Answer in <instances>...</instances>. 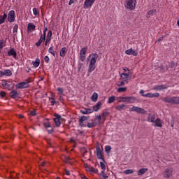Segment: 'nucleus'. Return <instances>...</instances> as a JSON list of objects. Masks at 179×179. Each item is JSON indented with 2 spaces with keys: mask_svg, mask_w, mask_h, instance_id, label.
Returning <instances> with one entry per match:
<instances>
[{
  "mask_svg": "<svg viewBox=\"0 0 179 179\" xmlns=\"http://www.w3.org/2000/svg\"><path fill=\"white\" fill-rule=\"evenodd\" d=\"M146 171H148V169L143 168L138 170V171L137 172V174L138 176H143V174H145Z\"/></svg>",
  "mask_w": 179,
  "mask_h": 179,
  "instance_id": "obj_34",
  "label": "nucleus"
},
{
  "mask_svg": "<svg viewBox=\"0 0 179 179\" xmlns=\"http://www.w3.org/2000/svg\"><path fill=\"white\" fill-rule=\"evenodd\" d=\"M125 54L127 55H134V57H137L138 50H133L132 48H130L125 51Z\"/></svg>",
  "mask_w": 179,
  "mask_h": 179,
  "instance_id": "obj_17",
  "label": "nucleus"
},
{
  "mask_svg": "<svg viewBox=\"0 0 179 179\" xmlns=\"http://www.w3.org/2000/svg\"><path fill=\"white\" fill-rule=\"evenodd\" d=\"M96 157L99 160H102V162H104V157H103V154L101 153V150L100 149V147L96 148Z\"/></svg>",
  "mask_w": 179,
  "mask_h": 179,
  "instance_id": "obj_19",
  "label": "nucleus"
},
{
  "mask_svg": "<svg viewBox=\"0 0 179 179\" xmlns=\"http://www.w3.org/2000/svg\"><path fill=\"white\" fill-rule=\"evenodd\" d=\"M110 150H111V146L110 145L105 146V152H106L107 153H110Z\"/></svg>",
  "mask_w": 179,
  "mask_h": 179,
  "instance_id": "obj_47",
  "label": "nucleus"
},
{
  "mask_svg": "<svg viewBox=\"0 0 179 179\" xmlns=\"http://www.w3.org/2000/svg\"><path fill=\"white\" fill-rule=\"evenodd\" d=\"M17 117H19V118H24V116L22 114L18 115Z\"/></svg>",
  "mask_w": 179,
  "mask_h": 179,
  "instance_id": "obj_62",
  "label": "nucleus"
},
{
  "mask_svg": "<svg viewBox=\"0 0 179 179\" xmlns=\"http://www.w3.org/2000/svg\"><path fill=\"white\" fill-rule=\"evenodd\" d=\"M50 104L51 106H54L55 104V99H54V98L50 99Z\"/></svg>",
  "mask_w": 179,
  "mask_h": 179,
  "instance_id": "obj_54",
  "label": "nucleus"
},
{
  "mask_svg": "<svg viewBox=\"0 0 179 179\" xmlns=\"http://www.w3.org/2000/svg\"><path fill=\"white\" fill-rule=\"evenodd\" d=\"M56 117L54 118V122L56 127H61V115H56Z\"/></svg>",
  "mask_w": 179,
  "mask_h": 179,
  "instance_id": "obj_20",
  "label": "nucleus"
},
{
  "mask_svg": "<svg viewBox=\"0 0 179 179\" xmlns=\"http://www.w3.org/2000/svg\"><path fill=\"white\" fill-rule=\"evenodd\" d=\"M129 111L130 112H135V113H145V110L138 106H133L129 108Z\"/></svg>",
  "mask_w": 179,
  "mask_h": 179,
  "instance_id": "obj_14",
  "label": "nucleus"
},
{
  "mask_svg": "<svg viewBox=\"0 0 179 179\" xmlns=\"http://www.w3.org/2000/svg\"><path fill=\"white\" fill-rule=\"evenodd\" d=\"M46 36L47 35L45 34L41 35L40 39L35 43V45H36V47H40V45H41V43L44 42L45 40Z\"/></svg>",
  "mask_w": 179,
  "mask_h": 179,
  "instance_id": "obj_22",
  "label": "nucleus"
},
{
  "mask_svg": "<svg viewBox=\"0 0 179 179\" xmlns=\"http://www.w3.org/2000/svg\"><path fill=\"white\" fill-rule=\"evenodd\" d=\"M47 30H48V28H47V27H44L43 34L45 36H47Z\"/></svg>",
  "mask_w": 179,
  "mask_h": 179,
  "instance_id": "obj_58",
  "label": "nucleus"
},
{
  "mask_svg": "<svg viewBox=\"0 0 179 179\" xmlns=\"http://www.w3.org/2000/svg\"><path fill=\"white\" fill-rule=\"evenodd\" d=\"M43 125H44L45 128H46L48 129V134H52V132L54 131V129L52 127H51V124H50L49 120H45Z\"/></svg>",
  "mask_w": 179,
  "mask_h": 179,
  "instance_id": "obj_7",
  "label": "nucleus"
},
{
  "mask_svg": "<svg viewBox=\"0 0 179 179\" xmlns=\"http://www.w3.org/2000/svg\"><path fill=\"white\" fill-rule=\"evenodd\" d=\"M152 125L154 127H157L158 128H162V127H163V120L157 117L155 121L152 123Z\"/></svg>",
  "mask_w": 179,
  "mask_h": 179,
  "instance_id": "obj_12",
  "label": "nucleus"
},
{
  "mask_svg": "<svg viewBox=\"0 0 179 179\" xmlns=\"http://www.w3.org/2000/svg\"><path fill=\"white\" fill-rule=\"evenodd\" d=\"M18 29H19V25H17V24L14 25L13 29V33L14 36H16V34H17Z\"/></svg>",
  "mask_w": 179,
  "mask_h": 179,
  "instance_id": "obj_39",
  "label": "nucleus"
},
{
  "mask_svg": "<svg viewBox=\"0 0 179 179\" xmlns=\"http://www.w3.org/2000/svg\"><path fill=\"white\" fill-rule=\"evenodd\" d=\"M125 82H126L127 83H128V81H122V82L117 83V85L119 87H120L121 86H125Z\"/></svg>",
  "mask_w": 179,
  "mask_h": 179,
  "instance_id": "obj_49",
  "label": "nucleus"
},
{
  "mask_svg": "<svg viewBox=\"0 0 179 179\" xmlns=\"http://www.w3.org/2000/svg\"><path fill=\"white\" fill-rule=\"evenodd\" d=\"M89 117H87V116H82L80 120H79V124L80 125V127H86V124H85V122L87 121Z\"/></svg>",
  "mask_w": 179,
  "mask_h": 179,
  "instance_id": "obj_21",
  "label": "nucleus"
},
{
  "mask_svg": "<svg viewBox=\"0 0 179 179\" xmlns=\"http://www.w3.org/2000/svg\"><path fill=\"white\" fill-rule=\"evenodd\" d=\"M174 172V169L173 168H166L164 171V178H171L173 177V173Z\"/></svg>",
  "mask_w": 179,
  "mask_h": 179,
  "instance_id": "obj_5",
  "label": "nucleus"
},
{
  "mask_svg": "<svg viewBox=\"0 0 179 179\" xmlns=\"http://www.w3.org/2000/svg\"><path fill=\"white\" fill-rule=\"evenodd\" d=\"M27 30L29 31H33V30H36V25L31 23L28 24Z\"/></svg>",
  "mask_w": 179,
  "mask_h": 179,
  "instance_id": "obj_32",
  "label": "nucleus"
},
{
  "mask_svg": "<svg viewBox=\"0 0 179 179\" xmlns=\"http://www.w3.org/2000/svg\"><path fill=\"white\" fill-rule=\"evenodd\" d=\"M164 37H166V36H161L159 38H158L157 42L160 43V41H162V40H164Z\"/></svg>",
  "mask_w": 179,
  "mask_h": 179,
  "instance_id": "obj_57",
  "label": "nucleus"
},
{
  "mask_svg": "<svg viewBox=\"0 0 179 179\" xmlns=\"http://www.w3.org/2000/svg\"><path fill=\"white\" fill-rule=\"evenodd\" d=\"M87 52V47L83 48L82 50H80V54H84L86 55V52Z\"/></svg>",
  "mask_w": 179,
  "mask_h": 179,
  "instance_id": "obj_46",
  "label": "nucleus"
},
{
  "mask_svg": "<svg viewBox=\"0 0 179 179\" xmlns=\"http://www.w3.org/2000/svg\"><path fill=\"white\" fill-rule=\"evenodd\" d=\"M154 90H164V89H167V86L164 85H155L153 87Z\"/></svg>",
  "mask_w": 179,
  "mask_h": 179,
  "instance_id": "obj_25",
  "label": "nucleus"
},
{
  "mask_svg": "<svg viewBox=\"0 0 179 179\" xmlns=\"http://www.w3.org/2000/svg\"><path fill=\"white\" fill-rule=\"evenodd\" d=\"M116 110H118V111H122V110H127L128 108V106L125 104H121V105H117L115 107Z\"/></svg>",
  "mask_w": 179,
  "mask_h": 179,
  "instance_id": "obj_27",
  "label": "nucleus"
},
{
  "mask_svg": "<svg viewBox=\"0 0 179 179\" xmlns=\"http://www.w3.org/2000/svg\"><path fill=\"white\" fill-rule=\"evenodd\" d=\"M71 160V159H69V157H66L64 159V162L65 163H69V161Z\"/></svg>",
  "mask_w": 179,
  "mask_h": 179,
  "instance_id": "obj_59",
  "label": "nucleus"
},
{
  "mask_svg": "<svg viewBox=\"0 0 179 179\" xmlns=\"http://www.w3.org/2000/svg\"><path fill=\"white\" fill-rule=\"evenodd\" d=\"M129 72H131V71L127 69V73L123 72L121 73L120 78L124 80V82H127L128 78H129Z\"/></svg>",
  "mask_w": 179,
  "mask_h": 179,
  "instance_id": "obj_15",
  "label": "nucleus"
},
{
  "mask_svg": "<svg viewBox=\"0 0 179 179\" xmlns=\"http://www.w3.org/2000/svg\"><path fill=\"white\" fill-rule=\"evenodd\" d=\"M96 0H85L84 3V9H88V8H92L93 6V3Z\"/></svg>",
  "mask_w": 179,
  "mask_h": 179,
  "instance_id": "obj_10",
  "label": "nucleus"
},
{
  "mask_svg": "<svg viewBox=\"0 0 179 179\" xmlns=\"http://www.w3.org/2000/svg\"><path fill=\"white\" fill-rule=\"evenodd\" d=\"M143 93H145V91L143 90H140V94H142V96H143Z\"/></svg>",
  "mask_w": 179,
  "mask_h": 179,
  "instance_id": "obj_63",
  "label": "nucleus"
},
{
  "mask_svg": "<svg viewBox=\"0 0 179 179\" xmlns=\"http://www.w3.org/2000/svg\"><path fill=\"white\" fill-rule=\"evenodd\" d=\"M107 115H108V113H102V116L98 115L96 117V118L94 120V122L87 123V127L93 128L94 127H96V125H97V124H100V121H101V118H103V120H106V117H107Z\"/></svg>",
  "mask_w": 179,
  "mask_h": 179,
  "instance_id": "obj_1",
  "label": "nucleus"
},
{
  "mask_svg": "<svg viewBox=\"0 0 179 179\" xmlns=\"http://www.w3.org/2000/svg\"><path fill=\"white\" fill-rule=\"evenodd\" d=\"M33 13L35 16H38V15H39L38 10H37L36 8H34Z\"/></svg>",
  "mask_w": 179,
  "mask_h": 179,
  "instance_id": "obj_48",
  "label": "nucleus"
},
{
  "mask_svg": "<svg viewBox=\"0 0 179 179\" xmlns=\"http://www.w3.org/2000/svg\"><path fill=\"white\" fill-rule=\"evenodd\" d=\"M32 65L34 68H38L40 66V59L36 58L35 62H32Z\"/></svg>",
  "mask_w": 179,
  "mask_h": 179,
  "instance_id": "obj_29",
  "label": "nucleus"
},
{
  "mask_svg": "<svg viewBox=\"0 0 179 179\" xmlns=\"http://www.w3.org/2000/svg\"><path fill=\"white\" fill-rule=\"evenodd\" d=\"M156 13V10H150V11L148 12L146 14V17L149 19L150 16H154V15Z\"/></svg>",
  "mask_w": 179,
  "mask_h": 179,
  "instance_id": "obj_33",
  "label": "nucleus"
},
{
  "mask_svg": "<svg viewBox=\"0 0 179 179\" xmlns=\"http://www.w3.org/2000/svg\"><path fill=\"white\" fill-rule=\"evenodd\" d=\"M8 20L10 23L15 22V10H11L8 15Z\"/></svg>",
  "mask_w": 179,
  "mask_h": 179,
  "instance_id": "obj_9",
  "label": "nucleus"
},
{
  "mask_svg": "<svg viewBox=\"0 0 179 179\" xmlns=\"http://www.w3.org/2000/svg\"><path fill=\"white\" fill-rule=\"evenodd\" d=\"M124 92H127V87H119L117 89V92L118 93H124Z\"/></svg>",
  "mask_w": 179,
  "mask_h": 179,
  "instance_id": "obj_40",
  "label": "nucleus"
},
{
  "mask_svg": "<svg viewBox=\"0 0 179 179\" xmlns=\"http://www.w3.org/2000/svg\"><path fill=\"white\" fill-rule=\"evenodd\" d=\"M24 82H25V83H27V85H30L29 83H31V78H29Z\"/></svg>",
  "mask_w": 179,
  "mask_h": 179,
  "instance_id": "obj_55",
  "label": "nucleus"
},
{
  "mask_svg": "<svg viewBox=\"0 0 179 179\" xmlns=\"http://www.w3.org/2000/svg\"><path fill=\"white\" fill-rule=\"evenodd\" d=\"M0 96L1 97H5V96H6V92L5 91H1Z\"/></svg>",
  "mask_w": 179,
  "mask_h": 179,
  "instance_id": "obj_53",
  "label": "nucleus"
},
{
  "mask_svg": "<svg viewBox=\"0 0 179 179\" xmlns=\"http://www.w3.org/2000/svg\"><path fill=\"white\" fill-rule=\"evenodd\" d=\"M99 97V94H97V93L94 92L92 96H91V100L92 101H97V99Z\"/></svg>",
  "mask_w": 179,
  "mask_h": 179,
  "instance_id": "obj_37",
  "label": "nucleus"
},
{
  "mask_svg": "<svg viewBox=\"0 0 179 179\" xmlns=\"http://www.w3.org/2000/svg\"><path fill=\"white\" fill-rule=\"evenodd\" d=\"M50 43H51V39L46 38L45 40V45H48V44H50Z\"/></svg>",
  "mask_w": 179,
  "mask_h": 179,
  "instance_id": "obj_51",
  "label": "nucleus"
},
{
  "mask_svg": "<svg viewBox=\"0 0 179 179\" xmlns=\"http://www.w3.org/2000/svg\"><path fill=\"white\" fill-rule=\"evenodd\" d=\"M46 38H49V39L52 40V31H51V30L48 31Z\"/></svg>",
  "mask_w": 179,
  "mask_h": 179,
  "instance_id": "obj_42",
  "label": "nucleus"
},
{
  "mask_svg": "<svg viewBox=\"0 0 179 179\" xmlns=\"http://www.w3.org/2000/svg\"><path fill=\"white\" fill-rule=\"evenodd\" d=\"M2 86L4 89H13L14 85L12 83H8L6 80H3Z\"/></svg>",
  "mask_w": 179,
  "mask_h": 179,
  "instance_id": "obj_13",
  "label": "nucleus"
},
{
  "mask_svg": "<svg viewBox=\"0 0 179 179\" xmlns=\"http://www.w3.org/2000/svg\"><path fill=\"white\" fill-rule=\"evenodd\" d=\"M119 99L122 103H129L130 104L135 103V101L136 100L135 96H120Z\"/></svg>",
  "mask_w": 179,
  "mask_h": 179,
  "instance_id": "obj_4",
  "label": "nucleus"
},
{
  "mask_svg": "<svg viewBox=\"0 0 179 179\" xmlns=\"http://www.w3.org/2000/svg\"><path fill=\"white\" fill-rule=\"evenodd\" d=\"M124 174H134V170L132 169H127L125 171H124Z\"/></svg>",
  "mask_w": 179,
  "mask_h": 179,
  "instance_id": "obj_43",
  "label": "nucleus"
},
{
  "mask_svg": "<svg viewBox=\"0 0 179 179\" xmlns=\"http://www.w3.org/2000/svg\"><path fill=\"white\" fill-rule=\"evenodd\" d=\"M80 61H82V62H85L86 59V55L80 53Z\"/></svg>",
  "mask_w": 179,
  "mask_h": 179,
  "instance_id": "obj_44",
  "label": "nucleus"
},
{
  "mask_svg": "<svg viewBox=\"0 0 179 179\" xmlns=\"http://www.w3.org/2000/svg\"><path fill=\"white\" fill-rule=\"evenodd\" d=\"M10 96L11 97V99H17V97H19V92H17L16 90H13L10 92Z\"/></svg>",
  "mask_w": 179,
  "mask_h": 179,
  "instance_id": "obj_23",
  "label": "nucleus"
},
{
  "mask_svg": "<svg viewBox=\"0 0 179 179\" xmlns=\"http://www.w3.org/2000/svg\"><path fill=\"white\" fill-rule=\"evenodd\" d=\"M114 101H115V96H112L109 97V99L108 100V103H109V104H111V103H114Z\"/></svg>",
  "mask_w": 179,
  "mask_h": 179,
  "instance_id": "obj_41",
  "label": "nucleus"
},
{
  "mask_svg": "<svg viewBox=\"0 0 179 179\" xmlns=\"http://www.w3.org/2000/svg\"><path fill=\"white\" fill-rule=\"evenodd\" d=\"M124 7L126 9L135 10V8H136V0H126L124 3Z\"/></svg>",
  "mask_w": 179,
  "mask_h": 179,
  "instance_id": "obj_3",
  "label": "nucleus"
},
{
  "mask_svg": "<svg viewBox=\"0 0 179 179\" xmlns=\"http://www.w3.org/2000/svg\"><path fill=\"white\" fill-rule=\"evenodd\" d=\"M75 1H76V0H70L69 2V5H72V3H73L75 2Z\"/></svg>",
  "mask_w": 179,
  "mask_h": 179,
  "instance_id": "obj_61",
  "label": "nucleus"
},
{
  "mask_svg": "<svg viewBox=\"0 0 179 179\" xmlns=\"http://www.w3.org/2000/svg\"><path fill=\"white\" fill-rule=\"evenodd\" d=\"M6 45V41L1 39L0 40V52L2 50V48Z\"/></svg>",
  "mask_w": 179,
  "mask_h": 179,
  "instance_id": "obj_36",
  "label": "nucleus"
},
{
  "mask_svg": "<svg viewBox=\"0 0 179 179\" xmlns=\"http://www.w3.org/2000/svg\"><path fill=\"white\" fill-rule=\"evenodd\" d=\"M100 107H101V102L99 101L96 105L93 107L94 111H99V110H100Z\"/></svg>",
  "mask_w": 179,
  "mask_h": 179,
  "instance_id": "obj_35",
  "label": "nucleus"
},
{
  "mask_svg": "<svg viewBox=\"0 0 179 179\" xmlns=\"http://www.w3.org/2000/svg\"><path fill=\"white\" fill-rule=\"evenodd\" d=\"M12 75V71L10 69H6L3 71V76H10Z\"/></svg>",
  "mask_w": 179,
  "mask_h": 179,
  "instance_id": "obj_31",
  "label": "nucleus"
},
{
  "mask_svg": "<svg viewBox=\"0 0 179 179\" xmlns=\"http://www.w3.org/2000/svg\"><path fill=\"white\" fill-rule=\"evenodd\" d=\"M8 57H13L16 59V57H17V52H16V50H15V48H11L10 50L8 51Z\"/></svg>",
  "mask_w": 179,
  "mask_h": 179,
  "instance_id": "obj_18",
  "label": "nucleus"
},
{
  "mask_svg": "<svg viewBox=\"0 0 179 179\" xmlns=\"http://www.w3.org/2000/svg\"><path fill=\"white\" fill-rule=\"evenodd\" d=\"M48 52L50 54H52L53 57H55V50H54V46H50V48L48 49Z\"/></svg>",
  "mask_w": 179,
  "mask_h": 179,
  "instance_id": "obj_38",
  "label": "nucleus"
},
{
  "mask_svg": "<svg viewBox=\"0 0 179 179\" xmlns=\"http://www.w3.org/2000/svg\"><path fill=\"white\" fill-rule=\"evenodd\" d=\"M6 17H8V15H6V13H4L3 15H0V24H3V23H5Z\"/></svg>",
  "mask_w": 179,
  "mask_h": 179,
  "instance_id": "obj_28",
  "label": "nucleus"
},
{
  "mask_svg": "<svg viewBox=\"0 0 179 179\" xmlns=\"http://www.w3.org/2000/svg\"><path fill=\"white\" fill-rule=\"evenodd\" d=\"M85 169H86V171H90V173H97V171H96V169L92 166H85Z\"/></svg>",
  "mask_w": 179,
  "mask_h": 179,
  "instance_id": "obj_30",
  "label": "nucleus"
},
{
  "mask_svg": "<svg viewBox=\"0 0 179 179\" xmlns=\"http://www.w3.org/2000/svg\"><path fill=\"white\" fill-rule=\"evenodd\" d=\"M44 61L46 62V64H48L50 62V57L48 56H45L44 57Z\"/></svg>",
  "mask_w": 179,
  "mask_h": 179,
  "instance_id": "obj_52",
  "label": "nucleus"
},
{
  "mask_svg": "<svg viewBox=\"0 0 179 179\" xmlns=\"http://www.w3.org/2000/svg\"><path fill=\"white\" fill-rule=\"evenodd\" d=\"M160 96V94L159 92L156 93H147L145 94H143V97H148L150 99H153V97H159Z\"/></svg>",
  "mask_w": 179,
  "mask_h": 179,
  "instance_id": "obj_16",
  "label": "nucleus"
},
{
  "mask_svg": "<svg viewBox=\"0 0 179 179\" xmlns=\"http://www.w3.org/2000/svg\"><path fill=\"white\" fill-rule=\"evenodd\" d=\"M16 89H27L30 87V85H28L26 82H22L16 84Z\"/></svg>",
  "mask_w": 179,
  "mask_h": 179,
  "instance_id": "obj_11",
  "label": "nucleus"
},
{
  "mask_svg": "<svg viewBox=\"0 0 179 179\" xmlns=\"http://www.w3.org/2000/svg\"><path fill=\"white\" fill-rule=\"evenodd\" d=\"M57 92H58V94H59V96H62L64 94V89H62V87H58Z\"/></svg>",
  "mask_w": 179,
  "mask_h": 179,
  "instance_id": "obj_45",
  "label": "nucleus"
},
{
  "mask_svg": "<svg viewBox=\"0 0 179 179\" xmlns=\"http://www.w3.org/2000/svg\"><path fill=\"white\" fill-rule=\"evenodd\" d=\"M94 69H96V64L90 63V64L88 66V73H92V72H93V71H94Z\"/></svg>",
  "mask_w": 179,
  "mask_h": 179,
  "instance_id": "obj_26",
  "label": "nucleus"
},
{
  "mask_svg": "<svg viewBox=\"0 0 179 179\" xmlns=\"http://www.w3.org/2000/svg\"><path fill=\"white\" fill-rule=\"evenodd\" d=\"M3 76V71H0V78H2Z\"/></svg>",
  "mask_w": 179,
  "mask_h": 179,
  "instance_id": "obj_64",
  "label": "nucleus"
},
{
  "mask_svg": "<svg viewBox=\"0 0 179 179\" xmlns=\"http://www.w3.org/2000/svg\"><path fill=\"white\" fill-rule=\"evenodd\" d=\"M28 115L29 117H36V115H37V113H28Z\"/></svg>",
  "mask_w": 179,
  "mask_h": 179,
  "instance_id": "obj_56",
  "label": "nucleus"
},
{
  "mask_svg": "<svg viewBox=\"0 0 179 179\" xmlns=\"http://www.w3.org/2000/svg\"><path fill=\"white\" fill-rule=\"evenodd\" d=\"M65 173L66 176H71V172H69V171L65 169Z\"/></svg>",
  "mask_w": 179,
  "mask_h": 179,
  "instance_id": "obj_60",
  "label": "nucleus"
},
{
  "mask_svg": "<svg viewBox=\"0 0 179 179\" xmlns=\"http://www.w3.org/2000/svg\"><path fill=\"white\" fill-rule=\"evenodd\" d=\"M100 166L101 169L103 170V171H104V170H106V164H104L103 162H101Z\"/></svg>",
  "mask_w": 179,
  "mask_h": 179,
  "instance_id": "obj_50",
  "label": "nucleus"
},
{
  "mask_svg": "<svg viewBox=\"0 0 179 179\" xmlns=\"http://www.w3.org/2000/svg\"><path fill=\"white\" fill-rule=\"evenodd\" d=\"M164 103H169V104H179V97L178 96H167L166 97L162 98Z\"/></svg>",
  "mask_w": 179,
  "mask_h": 179,
  "instance_id": "obj_2",
  "label": "nucleus"
},
{
  "mask_svg": "<svg viewBox=\"0 0 179 179\" xmlns=\"http://www.w3.org/2000/svg\"><path fill=\"white\" fill-rule=\"evenodd\" d=\"M157 117V114L155 113H150L148 114V122H152V124L155 122L156 118Z\"/></svg>",
  "mask_w": 179,
  "mask_h": 179,
  "instance_id": "obj_8",
  "label": "nucleus"
},
{
  "mask_svg": "<svg viewBox=\"0 0 179 179\" xmlns=\"http://www.w3.org/2000/svg\"><path fill=\"white\" fill-rule=\"evenodd\" d=\"M66 52H68V48H62L60 50L59 52V55L60 57H62V58H64V57H65L66 55Z\"/></svg>",
  "mask_w": 179,
  "mask_h": 179,
  "instance_id": "obj_24",
  "label": "nucleus"
},
{
  "mask_svg": "<svg viewBox=\"0 0 179 179\" xmlns=\"http://www.w3.org/2000/svg\"><path fill=\"white\" fill-rule=\"evenodd\" d=\"M90 64H96L97 62V59L99 58V55L97 53H92L89 55Z\"/></svg>",
  "mask_w": 179,
  "mask_h": 179,
  "instance_id": "obj_6",
  "label": "nucleus"
}]
</instances>
